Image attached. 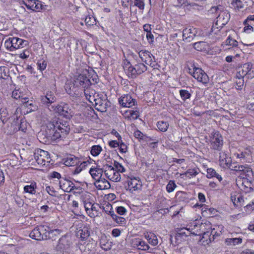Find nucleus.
<instances>
[{"label":"nucleus","mask_w":254,"mask_h":254,"mask_svg":"<svg viewBox=\"0 0 254 254\" xmlns=\"http://www.w3.org/2000/svg\"><path fill=\"white\" fill-rule=\"evenodd\" d=\"M119 103L123 107L131 108L136 104V101L130 95L126 94L119 99Z\"/></svg>","instance_id":"obj_11"},{"label":"nucleus","mask_w":254,"mask_h":254,"mask_svg":"<svg viewBox=\"0 0 254 254\" xmlns=\"http://www.w3.org/2000/svg\"><path fill=\"white\" fill-rule=\"evenodd\" d=\"M20 3L25 5L27 9L33 11H40L43 6L41 1L38 0H22Z\"/></svg>","instance_id":"obj_10"},{"label":"nucleus","mask_w":254,"mask_h":254,"mask_svg":"<svg viewBox=\"0 0 254 254\" xmlns=\"http://www.w3.org/2000/svg\"><path fill=\"white\" fill-rule=\"evenodd\" d=\"M181 99L184 101H185L187 99H190L191 97V94L190 92L185 89H181L179 91Z\"/></svg>","instance_id":"obj_41"},{"label":"nucleus","mask_w":254,"mask_h":254,"mask_svg":"<svg viewBox=\"0 0 254 254\" xmlns=\"http://www.w3.org/2000/svg\"><path fill=\"white\" fill-rule=\"evenodd\" d=\"M126 209L124 207L119 206L117 207V212L120 215H124L126 212Z\"/></svg>","instance_id":"obj_64"},{"label":"nucleus","mask_w":254,"mask_h":254,"mask_svg":"<svg viewBox=\"0 0 254 254\" xmlns=\"http://www.w3.org/2000/svg\"><path fill=\"white\" fill-rule=\"evenodd\" d=\"M57 98L54 94L50 91L46 93L45 95L41 96L40 101L41 103L45 106L49 107L51 104L55 102Z\"/></svg>","instance_id":"obj_15"},{"label":"nucleus","mask_w":254,"mask_h":254,"mask_svg":"<svg viewBox=\"0 0 254 254\" xmlns=\"http://www.w3.org/2000/svg\"><path fill=\"white\" fill-rule=\"evenodd\" d=\"M84 22L87 26H92L95 25L96 21L95 18L92 15H88L86 16Z\"/></svg>","instance_id":"obj_43"},{"label":"nucleus","mask_w":254,"mask_h":254,"mask_svg":"<svg viewBox=\"0 0 254 254\" xmlns=\"http://www.w3.org/2000/svg\"><path fill=\"white\" fill-rule=\"evenodd\" d=\"M234 156L243 162H250L251 159V152L247 149L244 151L238 150L234 153Z\"/></svg>","instance_id":"obj_18"},{"label":"nucleus","mask_w":254,"mask_h":254,"mask_svg":"<svg viewBox=\"0 0 254 254\" xmlns=\"http://www.w3.org/2000/svg\"><path fill=\"white\" fill-rule=\"evenodd\" d=\"M60 187L64 191L66 192H70L75 188L74 184L71 181L65 179V178H62L59 181Z\"/></svg>","instance_id":"obj_17"},{"label":"nucleus","mask_w":254,"mask_h":254,"mask_svg":"<svg viewBox=\"0 0 254 254\" xmlns=\"http://www.w3.org/2000/svg\"><path fill=\"white\" fill-rule=\"evenodd\" d=\"M124 68L128 77L134 79L146 71L147 67L142 63H138L132 65L130 62H127L125 64Z\"/></svg>","instance_id":"obj_2"},{"label":"nucleus","mask_w":254,"mask_h":254,"mask_svg":"<svg viewBox=\"0 0 254 254\" xmlns=\"http://www.w3.org/2000/svg\"><path fill=\"white\" fill-rule=\"evenodd\" d=\"M18 55L19 57L23 60L27 59L29 57L30 52L28 50H24L22 53L19 54Z\"/></svg>","instance_id":"obj_55"},{"label":"nucleus","mask_w":254,"mask_h":254,"mask_svg":"<svg viewBox=\"0 0 254 254\" xmlns=\"http://www.w3.org/2000/svg\"><path fill=\"white\" fill-rule=\"evenodd\" d=\"M231 200L233 202L234 205L238 207L244 206L246 204L244 200V198L241 195L232 196Z\"/></svg>","instance_id":"obj_25"},{"label":"nucleus","mask_w":254,"mask_h":254,"mask_svg":"<svg viewBox=\"0 0 254 254\" xmlns=\"http://www.w3.org/2000/svg\"><path fill=\"white\" fill-rule=\"evenodd\" d=\"M230 14L226 11H222L216 18L215 24L219 27H223L225 25L230 19Z\"/></svg>","instance_id":"obj_16"},{"label":"nucleus","mask_w":254,"mask_h":254,"mask_svg":"<svg viewBox=\"0 0 254 254\" xmlns=\"http://www.w3.org/2000/svg\"><path fill=\"white\" fill-rule=\"evenodd\" d=\"M94 106L95 108L101 112H105L106 111L108 102L105 99H103L101 98H96L94 101Z\"/></svg>","instance_id":"obj_19"},{"label":"nucleus","mask_w":254,"mask_h":254,"mask_svg":"<svg viewBox=\"0 0 254 254\" xmlns=\"http://www.w3.org/2000/svg\"><path fill=\"white\" fill-rule=\"evenodd\" d=\"M69 130V124L67 122H57L55 124L49 122L47 124L45 134L48 140L55 141L60 138L65 137Z\"/></svg>","instance_id":"obj_1"},{"label":"nucleus","mask_w":254,"mask_h":254,"mask_svg":"<svg viewBox=\"0 0 254 254\" xmlns=\"http://www.w3.org/2000/svg\"><path fill=\"white\" fill-rule=\"evenodd\" d=\"M37 185L34 182L25 186L23 188V192L30 194H35L36 192Z\"/></svg>","instance_id":"obj_24"},{"label":"nucleus","mask_w":254,"mask_h":254,"mask_svg":"<svg viewBox=\"0 0 254 254\" xmlns=\"http://www.w3.org/2000/svg\"><path fill=\"white\" fill-rule=\"evenodd\" d=\"M40 231L41 236L43 237V240L50 239L53 238V235L59 234L61 231L59 229L52 230L48 226H38Z\"/></svg>","instance_id":"obj_9"},{"label":"nucleus","mask_w":254,"mask_h":254,"mask_svg":"<svg viewBox=\"0 0 254 254\" xmlns=\"http://www.w3.org/2000/svg\"><path fill=\"white\" fill-rule=\"evenodd\" d=\"M231 161V158L229 157L225 152L222 151L220 153L219 164L224 168H226L229 163Z\"/></svg>","instance_id":"obj_22"},{"label":"nucleus","mask_w":254,"mask_h":254,"mask_svg":"<svg viewBox=\"0 0 254 254\" xmlns=\"http://www.w3.org/2000/svg\"><path fill=\"white\" fill-rule=\"evenodd\" d=\"M232 4L238 9L243 7L242 1L241 0H233Z\"/></svg>","instance_id":"obj_59"},{"label":"nucleus","mask_w":254,"mask_h":254,"mask_svg":"<svg viewBox=\"0 0 254 254\" xmlns=\"http://www.w3.org/2000/svg\"><path fill=\"white\" fill-rule=\"evenodd\" d=\"M191 67H189V72L197 81L204 84L208 83V76L201 68L196 67L194 64H192Z\"/></svg>","instance_id":"obj_3"},{"label":"nucleus","mask_w":254,"mask_h":254,"mask_svg":"<svg viewBox=\"0 0 254 254\" xmlns=\"http://www.w3.org/2000/svg\"><path fill=\"white\" fill-rule=\"evenodd\" d=\"M253 64L251 63L243 64L238 68L237 77L239 79L244 78L252 79L254 77V71L252 70Z\"/></svg>","instance_id":"obj_4"},{"label":"nucleus","mask_w":254,"mask_h":254,"mask_svg":"<svg viewBox=\"0 0 254 254\" xmlns=\"http://www.w3.org/2000/svg\"><path fill=\"white\" fill-rule=\"evenodd\" d=\"M9 119L10 118L7 110L6 109H1L0 110V119L1 121L4 123L8 120H9Z\"/></svg>","instance_id":"obj_40"},{"label":"nucleus","mask_w":254,"mask_h":254,"mask_svg":"<svg viewBox=\"0 0 254 254\" xmlns=\"http://www.w3.org/2000/svg\"><path fill=\"white\" fill-rule=\"evenodd\" d=\"M242 242V239L240 238H228L225 240V243L228 246H235Z\"/></svg>","instance_id":"obj_35"},{"label":"nucleus","mask_w":254,"mask_h":254,"mask_svg":"<svg viewBox=\"0 0 254 254\" xmlns=\"http://www.w3.org/2000/svg\"><path fill=\"white\" fill-rule=\"evenodd\" d=\"M148 243L153 246H156L158 243V240L156 236L153 233H150L149 239H148Z\"/></svg>","instance_id":"obj_48"},{"label":"nucleus","mask_w":254,"mask_h":254,"mask_svg":"<svg viewBox=\"0 0 254 254\" xmlns=\"http://www.w3.org/2000/svg\"><path fill=\"white\" fill-rule=\"evenodd\" d=\"M201 34L199 29L192 27L189 29L185 28L183 31V40L190 42L195 37L199 36Z\"/></svg>","instance_id":"obj_8"},{"label":"nucleus","mask_w":254,"mask_h":254,"mask_svg":"<svg viewBox=\"0 0 254 254\" xmlns=\"http://www.w3.org/2000/svg\"><path fill=\"white\" fill-rule=\"evenodd\" d=\"M114 166L115 167L117 171H119V173H124L126 172V169L119 162L114 161Z\"/></svg>","instance_id":"obj_50"},{"label":"nucleus","mask_w":254,"mask_h":254,"mask_svg":"<svg viewBox=\"0 0 254 254\" xmlns=\"http://www.w3.org/2000/svg\"><path fill=\"white\" fill-rule=\"evenodd\" d=\"M177 186L175 181L170 180L166 186V190L168 192H171L174 190Z\"/></svg>","instance_id":"obj_49"},{"label":"nucleus","mask_w":254,"mask_h":254,"mask_svg":"<svg viewBox=\"0 0 254 254\" xmlns=\"http://www.w3.org/2000/svg\"><path fill=\"white\" fill-rule=\"evenodd\" d=\"M127 117L130 119H136L139 117V112L137 111L128 110L126 112Z\"/></svg>","instance_id":"obj_45"},{"label":"nucleus","mask_w":254,"mask_h":254,"mask_svg":"<svg viewBox=\"0 0 254 254\" xmlns=\"http://www.w3.org/2000/svg\"><path fill=\"white\" fill-rule=\"evenodd\" d=\"M156 125L158 129L162 132L167 131L169 126L168 123L163 121H158Z\"/></svg>","instance_id":"obj_39"},{"label":"nucleus","mask_w":254,"mask_h":254,"mask_svg":"<svg viewBox=\"0 0 254 254\" xmlns=\"http://www.w3.org/2000/svg\"><path fill=\"white\" fill-rule=\"evenodd\" d=\"M73 84L76 87L81 86L84 88H87L91 84V82L86 76L79 74L74 80Z\"/></svg>","instance_id":"obj_13"},{"label":"nucleus","mask_w":254,"mask_h":254,"mask_svg":"<svg viewBox=\"0 0 254 254\" xmlns=\"http://www.w3.org/2000/svg\"><path fill=\"white\" fill-rule=\"evenodd\" d=\"M217 172L216 171L211 168H208L207 169V175L206 177L208 178H211L214 177L216 175Z\"/></svg>","instance_id":"obj_54"},{"label":"nucleus","mask_w":254,"mask_h":254,"mask_svg":"<svg viewBox=\"0 0 254 254\" xmlns=\"http://www.w3.org/2000/svg\"><path fill=\"white\" fill-rule=\"evenodd\" d=\"M135 244L138 247V249L143 251L147 250L149 248V246L144 241L139 239H136Z\"/></svg>","instance_id":"obj_38"},{"label":"nucleus","mask_w":254,"mask_h":254,"mask_svg":"<svg viewBox=\"0 0 254 254\" xmlns=\"http://www.w3.org/2000/svg\"><path fill=\"white\" fill-rule=\"evenodd\" d=\"M199 170L198 168H193L188 169L186 174L188 177L196 176L199 173Z\"/></svg>","instance_id":"obj_47"},{"label":"nucleus","mask_w":254,"mask_h":254,"mask_svg":"<svg viewBox=\"0 0 254 254\" xmlns=\"http://www.w3.org/2000/svg\"><path fill=\"white\" fill-rule=\"evenodd\" d=\"M211 147L215 150H221L223 145V139L219 131H213L210 135Z\"/></svg>","instance_id":"obj_7"},{"label":"nucleus","mask_w":254,"mask_h":254,"mask_svg":"<svg viewBox=\"0 0 254 254\" xmlns=\"http://www.w3.org/2000/svg\"><path fill=\"white\" fill-rule=\"evenodd\" d=\"M130 2V4L137 7L139 9L143 10L145 7V3L143 0H128Z\"/></svg>","instance_id":"obj_36"},{"label":"nucleus","mask_w":254,"mask_h":254,"mask_svg":"<svg viewBox=\"0 0 254 254\" xmlns=\"http://www.w3.org/2000/svg\"><path fill=\"white\" fill-rule=\"evenodd\" d=\"M94 184L97 189L101 190L108 189L111 187L109 182L102 177L99 180H96Z\"/></svg>","instance_id":"obj_21"},{"label":"nucleus","mask_w":254,"mask_h":254,"mask_svg":"<svg viewBox=\"0 0 254 254\" xmlns=\"http://www.w3.org/2000/svg\"><path fill=\"white\" fill-rule=\"evenodd\" d=\"M102 151V148L99 145H95L91 147L90 153L93 156H98Z\"/></svg>","instance_id":"obj_37"},{"label":"nucleus","mask_w":254,"mask_h":254,"mask_svg":"<svg viewBox=\"0 0 254 254\" xmlns=\"http://www.w3.org/2000/svg\"><path fill=\"white\" fill-rule=\"evenodd\" d=\"M109 215H110L113 218L118 224H124L126 223V219L121 216H117L115 214L114 211H109Z\"/></svg>","instance_id":"obj_34"},{"label":"nucleus","mask_w":254,"mask_h":254,"mask_svg":"<svg viewBox=\"0 0 254 254\" xmlns=\"http://www.w3.org/2000/svg\"><path fill=\"white\" fill-rule=\"evenodd\" d=\"M34 159L36 160L37 163L38 164H40L42 165H45V159L43 157H42L41 156L36 154V153H34Z\"/></svg>","instance_id":"obj_52"},{"label":"nucleus","mask_w":254,"mask_h":254,"mask_svg":"<svg viewBox=\"0 0 254 254\" xmlns=\"http://www.w3.org/2000/svg\"><path fill=\"white\" fill-rule=\"evenodd\" d=\"M227 168H229L230 170L233 171H245L246 167L243 165H239L237 163H232L230 162L228 164Z\"/></svg>","instance_id":"obj_29"},{"label":"nucleus","mask_w":254,"mask_h":254,"mask_svg":"<svg viewBox=\"0 0 254 254\" xmlns=\"http://www.w3.org/2000/svg\"><path fill=\"white\" fill-rule=\"evenodd\" d=\"M23 117L20 113V109L17 108L14 113L11 116H9V120L12 121L13 124L15 125H17V124H18V122L20 119Z\"/></svg>","instance_id":"obj_26"},{"label":"nucleus","mask_w":254,"mask_h":254,"mask_svg":"<svg viewBox=\"0 0 254 254\" xmlns=\"http://www.w3.org/2000/svg\"><path fill=\"white\" fill-rule=\"evenodd\" d=\"M221 234V231L217 232L215 231V228H214L213 230H212L211 232V235L209 238V240L210 241H214L215 239V237H218Z\"/></svg>","instance_id":"obj_58"},{"label":"nucleus","mask_w":254,"mask_h":254,"mask_svg":"<svg viewBox=\"0 0 254 254\" xmlns=\"http://www.w3.org/2000/svg\"><path fill=\"white\" fill-rule=\"evenodd\" d=\"M92 203L89 201L85 200L84 201V205L85 210L89 216L91 218H94L97 216L95 213L91 212V207L93 206Z\"/></svg>","instance_id":"obj_32"},{"label":"nucleus","mask_w":254,"mask_h":254,"mask_svg":"<svg viewBox=\"0 0 254 254\" xmlns=\"http://www.w3.org/2000/svg\"><path fill=\"white\" fill-rule=\"evenodd\" d=\"M172 2L175 6H181L184 4L186 0H171Z\"/></svg>","instance_id":"obj_60"},{"label":"nucleus","mask_w":254,"mask_h":254,"mask_svg":"<svg viewBox=\"0 0 254 254\" xmlns=\"http://www.w3.org/2000/svg\"><path fill=\"white\" fill-rule=\"evenodd\" d=\"M77 235L80 237L81 240H84L87 239L89 236L88 228L84 226L82 228L77 231Z\"/></svg>","instance_id":"obj_27"},{"label":"nucleus","mask_w":254,"mask_h":254,"mask_svg":"<svg viewBox=\"0 0 254 254\" xmlns=\"http://www.w3.org/2000/svg\"><path fill=\"white\" fill-rule=\"evenodd\" d=\"M22 102L24 104V106L28 108L30 111H34L37 109V106L34 105V102L33 101H29L26 97L22 98Z\"/></svg>","instance_id":"obj_33"},{"label":"nucleus","mask_w":254,"mask_h":254,"mask_svg":"<svg viewBox=\"0 0 254 254\" xmlns=\"http://www.w3.org/2000/svg\"><path fill=\"white\" fill-rule=\"evenodd\" d=\"M29 236L31 238L36 240H43V237L41 236V234L40 231L39 230V226L36 227L30 232Z\"/></svg>","instance_id":"obj_28"},{"label":"nucleus","mask_w":254,"mask_h":254,"mask_svg":"<svg viewBox=\"0 0 254 254\" xmlns=\"http://www.w3.org/2000/svg\"><path fill=\"white\" fill-rule=\"evenodd\" d=\"M78 163V159L75 157H67L64 161V164L66 166H73L76 165Z\"/></svg>","instance_id":"obj_42"},{"label":"nucleus","mask_w":254,"mask_h":254,"mask_svg":"<svg viewBox=\"0 0 254 254\" xmlns=\"http://www.w3.org/2000/svg\"><path fill=\"white\" fill-rule=\"evenodd\" d=\"M102 208L108 214H109V211H113L112 206L109 203L106 204L105 206H102Z\"/></svg>","instance_id":"obj_63"},{"label":"nucleus","mask_w":254,"mask_h":254,"mask_svg":"<svg viewBox=\"0 0 254 254\" xmlns=\"http://www.w3.org/2000/svg\"><path fill=\"white\" fill-rule=\"evenodd\" d=\"M36 154L41 156L42 157L47 158V159L49 158L48 155L49 153L47 151H44L43 150L39 149L37 150V151L35 153Z\"/></svg>","instance_id":"obj_53"},{"label":"nucleus","mask_w":254,"mask_h":254,"mask_svg":"<svg viewBox=\"0 0 254 254\" xmlns=\"http://www.w3.org/2000/svg\"><path fill=\"white\" fill-rule=\"evenodd\" d=\"M12 97L16 100L19 99L22 101V98H24V95L18 90H14L12 92Z\"/></svg>","instance_id":"obj_46"},{"label":"nucleus","mask_w":254,"mask_h":254,"mask_svg":"<svg viewBox=\"0 0 254 254\" xmlns=\"http://www.w3.org/2000/svg\"><path fill=\"white\" fill-rule=\"evenodd\" d=\"M53 111L58 115L63 116L66 119H69L72 116V112L69 106L65 103H61L56 106H52Z\"/></svg>","instance_id":"obj_5"},{"label":"nucleus","mask_w":254,"mask_h":254,"mask_svg":"<svg viewBox=\"0 0 254 254\" xmlns=\"http://www.w3.org/2000/svg\"><path fill=\"white\" fill-rule=\"evenodd\" d=\"M103 170L105 175L109 180L115 182H119L121 181V177L119 171H117L111 165L108 164L104 165Z\"/></svg>","instance_id":"obj_6"},{"label":"nucleus","mask_w":254,"mask_h":254,"mask_svg":"<svg viewBox=\"0 0 254 254\" xmlns=\"http://www.w3.org/2000/svg\"><path fill=\"white\" fill-rule=\"evenodd\" d=\"M84 92L86 98L92 103H93L96 98L98 96V95H97L96 97L94 91L93 90H90L88 88L84 89Z\"/></svg>","instance_id":"obj_30"},{"label":"nucleus","mask_w":254,"mask_h":254,"mask_svg":"<svg viewBox=\"0 0 254 254\" xmlns=\"http://www.w3.org/2000/svg\"><path fill=\"white\" fill-rule=\"evenodd\" d=\"M120 148H119V149H120V151L121 152V153H126L127 151V146L122 142V140H121V142H120V143H119V146Z\"/></svg>","instance_id":"obj_57"},{"label":"nucleus","mask_w":254,"mask_h":254,"mask_svg":"<svg viewBox=\"0 0 254 254\" xmlns=\"http://www.w3.org/2000/svg\"><path fill=\"white\" fill-rule=\"evenodd\" d=\"M11 44L13 45L14 50L23 48L26 47L29 44L28 41L17 37H11Z\"/></svg>","instance_id":"obj_20"},{"label":"nucleus","mask_w":254,"mask_h":254,"mask_svg":"<svg viewBox=\"0 0 254 254\" xmlns=\"http://www.w3.org/2000/svg\"><path fill=\"white\" fill-rule=\"evenodd\" d=\"M176 196L181 200L186 197L187 193L184 191H179L177 192Z\"/></svg>","instance_id":"obj_62"},{"label":"nucleus","mask_w":254,"mask_h":254,"mask_svg":"<svg viewBox=\"0 0 254 254\" xmlns=\"http://www.w3.org/2000/svg\"><path fill=\"white\" fill-rule=\"evenodd\" d=\"M127 182V186H126V189L131 192L140 189L142 187L141 182L138 178L128 177Z\"/></svg>","instance_id":"obj_12"},{"label":"nucleus","mask_w":254,"mask_h":254,"mask_svg":"<svg viewBox=\"0 0 254 254\" xmlns=\"http://www.w3.org/2000/svg\"><path fill=\"white\" fill-rule=\"evenodd\" d=\"M138 55L142 62L152 67L154 65L153 64L154 62L153 61L154 57L149 51L147 50H141L138 52Z\"/></svg>","instance_id":"obj_14"},{"label":"nucleus","mask_w":254,"mask_h":254,"mask_svg":"<svg viewBox=\"0 0 254 254\" xmlns=\"http://www.w3.org/2000/svg\"><path fill=\"white\" fill-rule=\"evenodd\" d=\"M226 44L228 45H232L234 47H236L238 46V42L230 36L227 38L226 41Z\"/></svg>","instance_id":"obj_56"},{"label":"nucleus","mask_w":254,"mask_h":254,"mask_svg":"<svg viewBox=\"0 0 254 254\" xmlns=\"http://www.w3.org/2000/svg\"><path fill=\"white\" fill-rule=\"evenodd\" d=\"M37 64L38 67L41 71L44 70L47 66V63L44 61H39Z\"/></svg>","instance_id":"obj_61"},{"label":"nucleus","mask_w":254,"mask_h":254,"mask_svg":"<svg viewBox=\"0 0 254 254\" xmlns=\"http://www.w3.org/2000/svg\"><path fill=\"white\" fill-rule=\"evenodd\" d=\"M16 126L18 127L19 130L25 132L27 128V122L24 118L22 117Z\"/></svg>","instance_id":"obj_44"},{"label":"nucleus","mask_w":254,"mask_h":254,"mask_svg":"<svg viewBox=\"0 0 254 254\" xmlns=\"http://www.w3.org/2000/svg\"><path fill=\"white\" fill-rule=\"evenodd\" d=\"M11 37H9L8 39L5 40L4 42V46L7 50L12 52L14 51V48L13 45L11 44Z\"/></svg>","instance_id":"obj_51"},{"label":"nucleus","mask_w":254,"mask_h":254,"mask_svg":"<svg viewBox=\"0 0 254 254\" xmlns=\"http://www.w3.org/2000/svg\"><path fill=\"white\" fill-rule=\"evenodd\" d=\"M193 48L198 51H204L207 49L208 44L206 42L204 41H200L194 43L193 44Z\"/></svg>","instance_id":"obj_31"},{"label":"nucleus","mask_w":254,"mask_h":254,"mask_svg":"<svg viewBox=\"0 0 254 254\" xmlns=\"http://www.w3.org/2000/svg\"><path fill=\"white\" fill-rule=\"evenodd\" d=\"M103 172V168L101 169L98 167L91 168L89 171L90 175L95 181L100 179Z\"/></svg>","instance_id":"obj_23"}]
</instances>
